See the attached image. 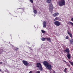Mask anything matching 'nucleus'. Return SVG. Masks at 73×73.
<instances>
[{
    "mask_svg": "<svg viewBox=\"0 0 73 73\" xmlns=\"http://www.w3.org/2000/svg\"><path fill=\"white\" fill-rule=\"evenodd\" d=\"M42 64L47 69H48L49 70H51L52 68L53 67V66H51L50 64H49V63L46 61H44L42 62Z\"/></svg>",
    "mask_w": 73,
    "mask_h": 73,
    "instance_id": "1",
    "label": "nucleus"
},
{
    "mask_svg": "<svg viewBox=\"0 0 73 73\" xmlns=\"http://www.w3.org/2000/svg\"><path fill=\"white\" fill-rule=\"evenodd\" d=\"M65 0H61V1L58 2V5L60 7H62L63 5H65Z\"/></svg>",
    "mask_w": 73,
    "mask_h": 73,
    "instance_id": "2",
    "label": "nucleus"
},
{
    "mask_svg": "<svg viewBox=\"0 0 73 73\" xmlns=\"http://www.w3.org/2000/svg\"><path fill=\"white\" fill-rule=\"evenodd\" d=\"M36 67L37 68H39V69L41 71H42V66L41 65V63H37L36 64Z\"/></svg>",
    "mask_w": 73,
    "mask_h": 73,
    "instance_id": "3",
    "label": "nucleus"
},
{
    "mask_svg": "<svg viewBox=\"0 0 73 73\" xmlns=\"http://www.w3.org/2000/svg\"><path fill=\"white\" fill-rule=\"evenodd\" d=\"M54 8L53 6V5H52V3H51V4H50L49 7V10L51 12V13L53 12Z\"/></svg>",
    "mask_w": 73,
    "mask_h": 73,
    "instance_id": "4",
    "label": "nucleus"
},
{
    "mask_svg": "<svg viewBox=\"0 0 73 73\" xmlns=\"http://www.w3.org/2000/svg\"><path fill=\"white\" fill-rule=\"evenodd\" d=\"M54 24L56 26H60L61 25V23L58 21H55L54 22Z\"/></svg>",
    "mask_w": 73,
    "mask_h": 73,
    "instance_id": "5",
    "label": "nucleus"
},
{
    "mask_svg": "<svg viewBox=\"0 0 73 73\" xmlns=\"http://www.w3.org/2000/svg\"><path fill=\"white\" fill-rule=\"evenodd\" d=\"M23 64L25 66H28V65H29V63L28 62L25 60H23L22 61Z\"/></svg>",
    "mask_w": 73,
    "mask_h": 73,
    "instance_id": "6",
    "label": "nucleus"
},
{
    "mask_svg": "<svg viewBox=\"0 0 73 73\" xmlns=\"http://www.w3.org/2000/svg\"><path fill=\"white\" fill-rule=\"evenodd\" d=\"M64 52L66 53H67V54L69 53H70V50H69V48H66L64 50Z\"/></svg>",
    "mask_w": 73,
    "mask_h": 73,
    "instance_id": "7",
    "label": "nucleus"
},
{
    "mask_svg": "<svg viewBox=\"0 0 73 73\" xmlns=\"http://www.w3.org/2000/svg\"><path fill=\"white\" fill-rule=\"evenodd\" d=\"M46 22L45 21H44L43 23V28H46Z\"/></svg>",
    "mask_w": 73,
    "mask_h": 73,
    "instance_id": "8",
    "label": "nucleus"
},
{
    "mask_svg": "<svg viewBox=\"0 0 73 73\" xmlns=\"http://www.w3.org/2000/svg\"><path fill=\"white\" fill-rule=\"evenodd\" d=\"M58 15H59L58 13H55L52 14V15L54 17H56V16H57Z\"/></svg>",
    "mask_w": 73,
    "mask_h": 73,
    "instance_id": "9",
    "label": "nucleus"
},
{
    "mask_svg": "<svg viewBox=\"0 0 73 73\" xmlns=\"http://www.w3.org/2000/svg\"><path fill=\"white\" fill-rule=\"evenodd\" d=\"M55 20L57 21H61V19H60L59 17H56L55 19Z\"/></svg>",
    "mask_w": 73,
    "mask_h": 73,
    "instance_id": "10",
    "label": "nucleus"
},
{
    "mask_svg": "<svg viewBox=\"0 0 73 73\" xmlns=\"http://www.w3.org/2000/svg\"><path fill=\"white\" fill-rule=\"evenodd\" d=\"M67 58L69 59H70V58H71V56L70 55V53H68V54H67Z\"/></svg>",
    "mask_w": 73,
    "mask_h": 73,
    "instance_id": "11",
    "label": "nucleus"
},
{
    "mask_svg": "<svg viewBox=\"0 0 73 73\" xmlns=\"http://www.w3.org/2000/svg\"><path fill=\"white\" fill-rule=\"evenodd\" d=\"M68 35H70V37L71 38H72V34L70 33L69 31H68Z\"/></svg>",
    "mask_w": 73,
    "mask_h": 73,
    "instance_id": "12",
    "label": "nucleus"
},
{
    "mask_svg": "<svg viewBox=\"0 0 73 73\" xmlns=\"http://www.w3.org/2000/svg\"><path fill=\"white\" fill-rule=\"evenodd\" d=\"M70 42L71 43L72 45H73V39H72L69 40Z\"/></svg>",
    "mask_w": 73,
    "mask_h": 73,
    "instance_id": "13",
    "label": "nucleus"
},
{
    "mask_svg": "<svg viewBox=\"0 0 73 73\" xmlns=\"http://www.w3.org/2000/svg\"><path fill=\"white\" fill-rule=\"evenodd\" d=\"M46 40H47V41H48L49 42H51V41L50 40V38H46Z\"/></svg>",
    "mask_w": 73,
    "mask_h": 73,
    "instance_id": "14",
    "label": "nucleus"
},
{
    "mask_svg": "<svg viewBox=\"0 0 73 73\" xmlns=\"http://www.w3.org/2000/svg\"><path fill=\"white\" fill-rule=\"evenodd\" d=\"M41 40H42V41H45L46 40V38H41Z\"/></svg>",
    "mask_w": 73,
    "mask_h": 73,
    "instance_id": "15",
    "label": "nucleus"
},
{
    "mask_svg": "<svg viewBox=\"0 0 73 73\" xmlns=\"http://www.w3.org/2000/svg\"><path fill=\"white\" fill-rule=\"evenodd\" d=\"M50 2H51V0H47L46 3H47L49 4Z\"/></svg>",
    "mask_w": 73,
    "mask_h": 73,
    "instance_id": "16",
    "label": "nucleus"
},
{
    "mask_svg": "<svg viewBox=\"0 0 73 73\" xmlns=\"http://www.w3.org/2000/svg\"><path fill=\"white\" fill-rule=\"evenodd\" d=\"M69 62L70 63L71 65L72 66H73V62H72L70 61H69Z\"/></svg>",
    "mask_w": 73,
    "mask_h": 73,
    "instance_id": "17",
    "label": "nucleus"
},
{
    "mask_svg": "<svg viewBox=\"0 0 73 73\" xmlns=\"http://www.w3.org/2000/svg\"><path fill=\"white\" fill-rule=\"evenodd\" d=\"M33 12L35 14H37V11L35 10H34Z\"/></svg>",
    "mask_w": 73,
    "mask_h": 73,
    "instance_id": "18",
    "label": "nucleus"
},
{
    "mask_svg": "<svg viewBox=\"0 0 73 73\" xmlns=\"http://www.w3.org/2000/svg\"><path fill=\"white\" fill-rule=\"evenodd\" d=\"M69 23L70 24H71V25H72V27H73V23H72V22H70V21H69Z\"/></svg>",
    "mask_w": 73,
    "mask_h": 73,
    "instance_id": "19",
    "label": "nucleus"
},
{
    "mask_svg": "<svg viewBox=\"0 0 73 73\" xmlns=\"http://www.w3.org/2000/svg\"><path fill=\"white\" fill-rule=\"evenodd\" d=\"M41 31H42V33H45V32H46L45 31H44L43 30H42Z\"/></svg>",
    "mask_w": 73,
    "mask_h": 73,
    "instance_id": "20",
    "label": "nucleus"
},
{
    "mask_svg": "<svg viewBox=\"0 0 73 73\" xmlns=\"http://www.w3.org/2000/svg\"><path fill=\"white\" fill-rule=\"evenodd\" d=\"M66 70H67V68H66L64 70V72H65V73H67Z\"/></svg>",
    "mask_w": 73,
    "mask_h": 73,
    "instance_id": "21",
    "label": "nucleus"
},
{
    "mask_svg": "<svg viewBox=\"0 0 73 73\" xmlns=\"http://www.w3.org/2000/svg\"><path fill=\"white\" fill-rule=\"evenodd\" d=\"M14 50H17H17H19V48H15V49Z\"/></svg>",
    "mask_w": 73,
    "mask_h": 73,
    "instance_id": "22",
    "label": "nucleus"
},
{
    "mask_svg": "<svg viewBox=\"0 0 73 73\" xmlns=\"http://www.w3.org/2000/svg\"><path fill=\"white\" fill-rule=\"evenodd\" d=\"M66 39H69V37H68V36H67L66 37Z\"/></svg>",
    "mask_w": 73,
    "mask_h": 73,
    "instance_id": "23",
    "label": "nucleus"
},
{
    "mask_svg": "<svg viewBox=\"0 0 73 73\" xmlns=\"http://www.w3.org/2000/svg\"><path fill=\"white\" fill-rule=\"evenodd\" d=\"M30 1L32 3H33V0H30Z\"/></svg>",
    "mask_w": 73,
    "mask_h": 73,
    "instance_id": "24",
    "label": "nucleus"
},
{
    "mask_svg": "<svg viewBox=\"0 0 73 73\" xmlns=\"http://www.w3.org/2000/svg\"><path fill=\"white\" fill-rule=\"evenodd\" d=\"M71 21H72L73 22V18H71Z\"/></svg>",
    "mask_w": 73,
    "mask_h": 73,
    "instance_id": "25",
    "label": "nucleus"
},
{
    "mask_svg": "<svg viewBox=\"0 0 73 73\" xmlns=\"http://www.w3.org/2000/svg\"><path fill=\"white\" fill-rule=\"evenodd\" d=\"M37 73H40V72L39 71H37Z\"/></svg>",
    "mask_w": 73,
    "mask_h": 73,
    "instance_id": "26",
    "label": "nucleus"
},
{
    "mask_svg": "<svg viewBox=\"0 0 73 73\" xmlns=\"http://www.w3.org/2000/svg\"><path fill=\"white\" fill-rule=\"evenodd\" d=\"M2 63H3V62H0V64H2Z\"/></svg>",
    "mask_w": 73,
    "mask_h": 73,
    "instance_id": "27",
    "label": "nucleus"
},
{
    "mask_svg": "<svg viewBox=\"0 0 73 73\" xmlns=\"http://www.w3.org/2000/svg\"><path fill=\"white\" fill-rule=\"evenodd\" d=\"M64 62L66 63V61L64 60Z\"/></svg>",
    "mask_w": 73,
    "mask_h": 73,
    "instance_id": "28",
    "label": "nucleus"
},
{
    "mask_svg": "<svg viewBox=\"0 0 73 73\" xmlns=\"http://www.w3.org/2000/svg\"><path fill=\"white\" fill-rule=\"evenodd\" d=\"M67 65H68V66H70V65H68V64H67Z\"/></svg>",
    "mask_w": 73,
    "mask_h": 73,
    "instance_id": "29",
    "label": "nucleus"
},
{
    "mask_svg": "<svg viewBox=\"0 0 73 73\" xmlns=\"http://www.w3.org/2000/svg\"><path fill=\"white\" fill-rule=\"evenodd\" d=\"M1 69H0V72H1Z\"/></svg>",
    "mask_w": 73,
    "mask_h": 73,
    "instance_id": "30",
    "label": "nucleus"
},
{
    "mask_svg": "<svg viewBox=\"0 0 73 73\" xmlns=\"http://www.w3.org/2000/svg\"><path fill=\"white\" fill-rule=\"evenodd\" d=\"M54 21H56L55 20V19H54Z\"/></svg>",
    "mask_w": 73,
    "mask_h": 73,
    "instance_id": "31",
    "label": "nucleus"
},
{
    "mask_svg": "<svg viewBox=\"0 0 73 73\" xmlns=\"http://www.w3.org/2000/svg\"><path fill=\"white\" fill-rule=\"evenodd\" d=\"M72 73H73V72H72Z\"/></svg>",
    "mask_w": 73,
    "mask_h": 73,
    "instance_id": "32",
    "label": "nucleus"
}]
</instances>
